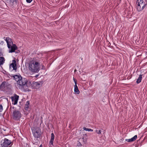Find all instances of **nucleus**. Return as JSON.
<instances>
[{
  "mask_svg": "<svg viewBox=\"0 0 147 147\" xmlns=\"http://www.w3.org/2000/svg\"><path fill=\"white\" fill-rule=\"evenodd\" d=\"M40 64L37 60H33L29 63V69L31 72L36 73L38 72L40 69Z\"/></svg>",
  "mask_w": 147,
  "mask_h": 147,
  "instance_id": "nucleus-1",
  "label": "nucleus"
},
{
  "mask_svg": "<svg viewBox=\"0 0 147 147\" xmlns=\"http://www.w3.org/2000/svg\"><path fill=\"white\" fill-rule=\"evenodd\" d=\"M4 38L6 42L8 48L9 49V52H14L18 48L15 44H13L11 39L9 37L6 38L4 37Z\"/></svg>",
  "mask_w": 147,
  "mask_h": 147,
  "instance_id": "nucleus-2",
  "label": "nucleus"
},
{
  "mask_svg": "<svg viewBox=\"0 0 147 147\" xmlns=\"http://www.w3.org/2000/svg\"><path fill=\"white\" fill-rule=\"evenodd\" d=\"M136 3L138 5L137 9L138 11H140L147 5V0H137Z\"/></svg>",
  "mask_w": 147,
  "mask_h": 147,
  "instance_id": "nucleus-3",
  "label": "nucleus"
},
{
  "mask_svg": "<svg viewBox=\"0 0 147 147\" xmlns=\"http://www.w3.org/2000/svg\"><path fill=\"white\" fill-rule=\"evenodd\" d=\"M17 84L19 86L24 87L25 86H28V81L25 78H22V77L17 82Z\"/></svg>",
  "mask_w": 147,
  "mask_h": 147,
  "instance_id": "nucleus-4",
  "label": "nucleus"
},
{
  "mask_svg": "<svg viewBox=\"0 0 147 147\" xmlns=\"http://www.w3.org/2000/svg\"><path fill=\"white\" fill-rule=\"evenodd\" d=\"M33 134L34 137L36 138H39L41 135V132L40 129L38 127H36L32 129Z\"/></svg>",
  "mask_w": 147,
  "mask_h": 147,
  "instance_id": "nucleus-5",
  "label": "nucleus"
},
{
  "mask_svg": "<svg viewBox=\"0 0 147 147\" xmlns=\"http://www.w3.org/2000/svg\"><path fill=\"white\" fill-rule=\"evenodd\" d=\"M21 117V114L18 111L15 110L13 113L12 118L16 120H18Z\"/></svg>",
  "mask_w": 147,
  "mask_h": 147,
  "instance_id": "nucleus-6",
  "label": "nucleus"
},
{
  "mask_svg": "<svg viewBox=\"0 0 147 147\" xmlns=\"http://www.w3.org/2000/svg\"><path fill=\"white\" fill-rule=\"evenodd\" d=\"M9 83L6 82H2L0 86V89L3 90L4 89H6L9 87Z\"/></svg>",
  "mask_w": 147,
  "mask_h": 147,
  "instance_id": "nucleus-7",
  "label": "nucleus"
},
{
  "mask_svg": "<svg viewBox=\"0 0 147 147\" xmlns=\"http://www.w3.org/2000/svg\"><path fill=\"white\" fill-rule=\"evenodd\" d=\"M9 68L11 70H16L17 69L16 62V60H13L12 61V63L10 64Z\"/></svg>",
  "mask_w": 147,
  "mask_h": 147,
  "instance_id": "nucleus-8",
  "label": "nucleus"
},
{
  "mask_svg": "<svg viewBox=\"0 0 147 147\" xmlns=\"http://www.w3.org/2000/svg\"><path fill=\"white\" fill-rule=\"evenodd\" d=\"M19 98V96L16 94H15L14 96L11 97L13 103L14 105L17 104Z\"/></svg>",
  "mask_w": 147,
  "mask_h": 147,
  "instance_id": "nucleus-9",
  "label": "nucleus"
},
{
  "mask_svg": "<svg viewBox=\"0 0 147 147\" xmlns=\"http://www.w3.org/2000/svg\"><path fill=\"white\" fill-rule=\"evenodd\" d=\"M43 83V82L42 81L35 82L34 83V85L36 88L37 89L40 88L42 86Z\"/></svg>",
  "mask_w": 147,
  "mask_h": 147,
  "instance_id": "nucleus-10",
  "label": "nucleus"
},
{
  "mask_svg": "<svg viewBox=\"0 0 147 147\" xmlns=\"http://www.w3.org/2000/svg\"><path fill=\"white\" fill-rule=\"evenodd\" d=\"M74 80L75 82V85L74 86V92L75 94H79L80 93V92L78 90V88L77 86V82L75 80L74 78Z\"/></svg>",
  "mask_w": 147,
  "mask_h": 147,
  "instance_id": "nucleus-11",
  "label": "nucleus"
},
{
  "mask_svg": "<svg viewBox=\"0 0 147 147\" xmlns=\"http://www.w3.org/2000/svg\"><path fill=\"white\" fill-rule=\"evenodd\" d=\"M9 5L11 7H13L17 5L16 0H8Z\"/></svg>",
  "mask_w": 147,
  "mask_h": 147,
  "instance_id": "nucleus-12",
  "label": "nucleus"
},
{
  "mask_svg": "<svg viewBox=\"0 0 147 147\" xmlns=\"http://www.w3.org/2000/svg\"><path fill=\"white\" fill-rule=\"evenodd\" d=\"M137 135H135L134 137L130 139H126L125 140L128 142H131L135 141L137 138Z\"/></svg>",
  "mask_w": 147,
  "mask_h": 147,
  "instance_id": "nucleus-13",
  "label": "nucleus"
},
{
  "mask_svg": "<svg viewBox=\"0 0 147 147\" xmlns=\"http://www.w3.org/2000/svg\"><path fill=\"white\" fill-rule=\"evenodd\" d=\"M51 139L49 142L50 145H53V142L55 138V136L53 133L51 134Z\"/></svg>",
  "mask_w": 147,
  "mask_h": 147,
  "instance_id": "nucleus-14",
  "label": "nucleus"
},
{
  "mask_svg": "<svg viewBox=\"0 0 147 147\" xmlns=\"http://www.w3.org/2000/svg\"><path fill=\"white\" fill-rule=\"evenodd\" d=\"M14 78L15 80L18 82L20 80L21 78L22 77L20 75H16L14 76Z\"/></svg>",
  "mask_w": 147,
  "mask_h": 147,
  "instance_id": "nucleus-15",
  "label": "nucleus"
},
{
  "mask_svg": "<svg viewBox=\"0 0 147 147\" xmlns=\"http://www.w3.org/2000/svg\"><path fill=\"white\" fill-rule=\"evenodd\" d=\"M5 61V59L3 57H0V65L3 64L4 62Z\"/></svg>",
  "mask_w": 147,
  "mask_h": 147,
  "instance_id": "nucleus-16",
  "label": "nucleus"
},
{
  "mask_svg": "<svg viewBox=\"0 0 147 147\" xmlns=\"http://www.w3.org/2000/svg\"><path fill=\"white\" fill-rule=\"evenodd\" d=\"M142 75H140L139 76V77L137 79L136 81V83L138 84L139 83H140L141 81L142 78Z\"/></svg>",
  "mask_w": 147,
  "mask_h": 147,
  "instance_id": "nucleus-17",
  "label": "nucleus"
},
{
  "mask_svg": "<svg viewBox=\"0 0 147 147\" xmlns=\"http://www.w3.org/2000/svg\"><path fill=\"white\" fill-rule=\"evenodd\" d=\"M83 129L84 130H85L86 131H93V129H92L86 128L85 127H84Z\"/></svg>",
  "mask_w": 147,
  "mask_h": 147,
  "instance_id": "nucleus-18",
  "label": "nucleus"
},
{
  "mask_svg": "<svg viewBox=\"0 0 147 147\" xmlns=\"http://www.w3.org/2000/svg\"><path fill=\"white\" fill-rule=\"evenodd\" d=\"M80 140V141H82L83 142H82V143H85L86 142V140L85 141L84 140V138H81L79 140Z\"/></svg>",
  "mask_w": 147,
  "mask_h": 147,
  "instance_id": "nucleus-19",
  "label": "nucleus"
},
{
  "mask_svg": "<svg viewBox=\"0 0 147 147\" xmlns=\"http://www.w3.org/2000/svg\"><path fill=\"white\" fill-rule=\"evenodd\" d=\"M29 104V101H27L26 102V108H28L29 107L28 105Z\"/></svg>",
  "mask_w": 147,
  "mask_h": 147,
  "instance_id": "nucleus-20",
  "label": "nucleus"
},
{
  "mask_svg": "<svg viewBox=\"0 0 147 147\" xmlns=\"http://www.w3.org/2000/svg\"><path fill=\"white\" fill-rule=\"evenodd\" d=\"M3 110V107L1 105H0V112H2Z\"/></svg>",
  "mask_w": 147,
  "mask_h": 147,
  "instance_id": "nucleus-21",
  "label": "nucleus"
},
{
  "mask_svg": "<svg viewBox=\"0 0 147 147\" xmlns=\"http://www.w3.org/2000/svg\"><path fill=\"white\" fill-rule=\"evenodd\" d=\"M102 131L101 130H99L98 131V134H100L101 133Z\"/></svg>",
  "mask_w": 147,
  "mask_h": 147,
  "instance_id": "nucleus-22",
  "label": "nucleus"
},
{
  "mask_svg": "<svg viewBox=\"0 0 147 147\" xmlns=\"http://www.w3.org/2000/svg\"><path fill=\"white\" fill-rule=\"evenodd\" d=\"M26 1L27 2L30 3L31 2L32 0H26Z\"/></svg>",
  "mask_w": 147,
  "mask_h": 147,
  "instance_id": "nucleus-23",
  "label": "nucleus"
},
{
  "mask_svg": "<svg viewBox=\"0 0 147 147\" xmlns=\"http://www.w3.org/2000/svg\"><path fill=\"white\" fill-rule=\"evenodd\" d=\"M41 69H45V67L43 65H42V67Z\"/></svg>",
  "mask_w": 147,
  "mask_h": 147,
  "instance_id": "nucleus-24",
  "label": "nucleus"
},
{
  "mask_svg": "<svg viewBox=\"0 0 147 147\" xmlns=\"http://www.w3.org/2000/svg\"><path fill=\"white\" fill-rule=\"evenodd\" d=\"M98 131L97 130H96V129L95 131V132L96 133H97V134H98Z\"/></svg>",
  "mask_w": 147,
  "mask_h": 147,
  "instance_id": "nucleus-25",
  "label": "nucleus"
},
{
  "mask_svg": "<svg viewBox=\"0 0 147 147\" xmlns=\"http://www.w3.org/2000/svg\"><path fill=\"white\" fill-rule=\"evenodd\" d=\"M39 147H42V144L40 145Z\"/></svg>",
  "mask_w": 147,
  "mask_h": 147,
  "instance_id": "nucleus-26",
  "label": "nucleus"
}]
</instances>
